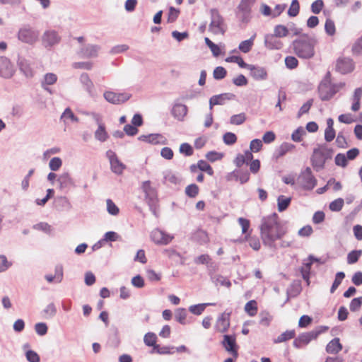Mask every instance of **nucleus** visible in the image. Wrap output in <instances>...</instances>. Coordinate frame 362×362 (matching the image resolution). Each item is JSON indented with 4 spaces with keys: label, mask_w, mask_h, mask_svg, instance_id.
Returning <instances> with one entry per match:
<instances>
[{
    "label": "nucleus",
    "mask_w": 362,
    "mask_h": 362,
    "mask_svg": "<svg viewBox=\"0 0 362 362\" xmlns=\"http://www.w3.org/2000/svg\"><path fill=\"white\" fill-rule=\"evenodd\" d=\"M296 332L294 330H286L281 334L277 338L274 339V343L279 344L286 341L295 337Z\"/></svg>",
    "instance_id": "c9c22d12"
},
{
    "label": "nucleus",
    "mask_w": 362,
    "mask_h": 362,
    "mask_svg": "<svg viewBox=\"0 0 362 362\" xmlns=\"http://www.w3.org/2000/svg\"><path fill=\"white\" fill-rule=\"evenodd\" d=\"M310 161L314 169L318 172L325 168V160L321 150L319 148H315L310 158Z\"/></svg>",
    "instance_id": "aec40b11"
},
{
    "label": "nucleus",
    "mask_w": 362,
    "mask_h": 362,
    "mask_svg": "<svg viewBox=\"0 0 362 362\" xmlns=\"http://www.w3.org/2000/svg\"><path fill=\"white\" fill-rule=\"evenodd\" d=\"M337 70L342 74L351 72L354 69V63L350 58H339L337 62Z\"/></svg>",
    "instance_id": "a211bd4d"
},
{
    "label": "nucleus",
    "mask_w": 362,
    "mask_h": 362,
    "mask_svg": "<svg viewBox=\"0 0 362 362\" xmlns=\"http://www.w3.org/2000/svg\"><path fill=\"white\" fill-rule=\"evenodd\" d=\"M259 229L264 245L272 248L275 247V242L281 239L287 231L276 213L263 217Z\"/></svg>",
    "instance_id": "f257e3e1"
},
{
    "label": "nucleus",
    "mask_w": 362,
    "mask_h": 362,
    "mask_svg": "<svg viewBox=\"0 0 362 362\" xmlns=\"http://www.w3.org/2000/svg\"><path fill=\"white\" fill-rule=\"evenodd\" d=\"M222 344L226 350L233 356H238L235 338L232 335H224Z\"/></svg>",
    "instance_id": "393cba45"
},
{
    "label": "nucleus",
    "mask_w": 362,
    "mask_h": 362,
    "mask_svg": "<svg viewBox=\"0 0 362 362\" xmlns=\"http://www.w3.org/2000/svg\"><path fill=\"white\" fill-rule=\"evenodd\" d=\"M192 240L200 245L206 244L209 241L207 233L202 229H198L193 233L192 235Z\"/></svg>",
    "instance_id": "c85d7f7f"
},
{
    "label": "nucleus",
    "mask_w": 362,
    "mask_h": 362,
    "mask_svg": "<svg viewBox=\"0 0 362 362\" xmlns=\"http://www.w3.org/2000/svg\"><path fill=\"white\" fill-rule=\"evenodd\" d=\"M320 332L312 330L310 332L300 334L293 342L294 347L297 349L301 348L303 345L308 344L312 340L315 339Z\"/></svg>",
    "instance_id": "9b49d317"
},
{
    "label": "nucleus",
    "mask_w": 362,
    "mask_h": 362,
    "mask_svg": "<svg viewBox=\"0 0 362 362\" xmlns=\"http://www.w3.org/2000/svg\"><path fill=\"white\" fill-rule=\"evenodd\" d=\"M311 262L307 259L304 260L303 263V266L300 269V272L302 274L303 279L307 282L308 285L309 284V279H310V273L311 269Z\"/></svg>",
    "instance_id": "e433bc0d"
},
{
    "label": "nucleus",
    "mask_w": 362,
    "mask_h": 362,
    "mask_svg": "<svg viewBox=\"0 0 362 362\" xmlns=\"http://www.w3.org/2000/svg\"><path fill=\"white\" fill-rule=\"evenodd\" d=\"M231 311L225 310L217 319L216 329L219 332H226L230 326Z\"/></svg>",
    "instance_id": "f3484780"
},
{
    "label": "nucleus",
    "mask_w": 362,
    "mask_h": 362,
    "mask_svg": "<svg viewBox=\"0 0 362 362\" xmlns=\"http://www.w3.org/2000/svg\"><path fill=\"white\" fill-rule=\"evenodd\" d=\"M210 23L208 30L214 35H223L227 30V24L225 18L217 8H211L209 11Z\"/></svg>",
    "instance_id": "20e7f679"
},
{
    "label": "nucleus",
    "mask_w": 362,
    "mask_h": 362,
    "mask_svg": "<svg viewBox=\"0 0 362 362\" xmlns=\"http://www.w3.org/2000/svg\"><path fill=\"white\" fill-rule=\"evenodd\" d=\"M246 69L250 70V75L255 80L264 81L267 79L268 75L265 68L257 65L248 64Z\"/></svg>",
    "instance_id": "412c9836"
},
{
    "label": "nucleus",
    "mask_w": 362,
    "mask_h": 362,
    "mask_svg": "<svg viewBox=\"0 0 362 362\" xmlns=\"http://www.w3.org/2000/svg\"><path fill=\"white\" fill-rule=\"evenodd\" d=\"M150 238L156 245H167L174 239V235L159 228H156L151 231Z\"/></svg>",
    "instance_id": "9d476101"
},
{
    "label": "nucleus",
    "mask_w": 362,
    "mask_h": 362,
    "mask_svg": "<svg viewBox=\"0 0 362 362\" xmlns=\"http://www.w3.org/2000/svg\"><path fill=\"white\" fill-rule=\"evenodd\" d=\"M223 140L226 145H233L236 142L237 136L234 133L226 132L223 134Z\"/></svg>",
    "instance_id": "e2e57ef3"
},
{
    "label": "nucleus",
    "mask_w": 362,
    "mask_h": 362,
    "mask_svg": "<svg viewBox=\"0 0 362 362\" xmlns=\"http://www.w3.org/2000/svg\"><path fill=\"white\" fill-rule=\"evenodd\" d=\"M344 83H339V85L330 84L327 82H322L318 88L320 98L322 100L326 101L331 99L339 90L342 88Z\"/></svg>",
    "instance_id": "6e6552de"
},
{
    "label": "nucleus",
    "mask_w": 362,
    "mask_h": 362,
    "mask_svg": "<svg viewBox=\"0 0 362 362\" xmlns=\"http://www.w3.org/2000/svg\"><path fill=\"white\" fill-rule=\"evenodd\" d=\"M163 182L164 183L170 182V183L176 185L180 182L179 177L175 173H173L171 170H165V171H163Z\"/></svg>",
    "instance_id": "4c0bfd02"
},
{
    "label": "nucleus",
    "mask_w": 362,
    "mask_h": 362,
    "mask_svg": "<svg viewBox=\"0 0 362 362\" xmlns=\"http://www.w3.org/2000/svg\"><path fill=\"white\" fill-rule=\"evenodd\" d=\"M344 204V201L342 198H338L332 201L329 206V209L332 211L338 212L341 210Z\"/></svg>",
    "instance_id": "864d4df0"
},
{
    "label": "nucleus",
    "mask_w": 362,
    "mask_h": 362,
    "mask_svg": "<svg viewBox=\"0 0 362 362\" xmlns=\"http://www.w3.org/2000/svg\"><path fill=\"white\" fill-rule=\"evenodd\" d=\"M362 97V88H357L355 89L352 98L353 104L351 105V110L356 112L360 108V100Z\"/></svg>",
    "instance_id": "473e14b6"
},
{
    "label": "nucleus",
    "mask_w": 362,
    "mask_h": 362,
    "mask_svg": "<svg viewBox=\"0 0 362 362\" xmlns=\"http://www.w3.org/2000/svg\"><path fill=\"white\" fill-rule=\"evenodd\" d=\"M60 189H64L72 186L74 187V181L68 172L62 173L57 179Z\"/></svg>",
    "instance_id": "a878e982"
},
{
    "label": "nucleus",
    "mask_w": 362,
    "mask_h": 362,
    "mask_svg": "<svg viewBox=\"0 0 362 362\" xmlns=\"http://www.w3.org/2000/svg\"><path fill=\"white\" fill-rule=\"evenodd\" d=\"M33 228L37 230L44 231L46 233H50L52 232V227L47 223L40 222L33 226Z\"/></svg>",
    "instance_id": "338daca9"
},
{
    "label": "nucleus",
    "mask_w": 362,
    "mask_h": 362,
    "mask_svg": "<svg viewBox=\"0 0 362 362\" xmlns=\"http://www.w3.org/2000/svg\"><path fill=\"white\" fill-rule=\"evenodd\" d=\"M18 65L20 70L26 77H32L33 76V70L28 60L23 57H19L18 59Z\"/></svg>",
    "instance_id": "cd10ccee"
},
{
    "label": "nucleus",
    "mask_w": 362,
    "mask_h": 362,
    "mask_svg": "<svg viewBox=\"0 0 362 362\" xmlns=\"http://www.w3.org/2000/svg\"><path fill=\"white\" fill-rule=\"evenodd\" d=\"M57 81V76L55 74L53 73H47L44 76L43 81L41 83H44L46 85H53Z\"/></svg>",
    "instance_id": "0e129e2a"
},
{
    "label": "nucleus",
    "mask_w": 362,
    "mask_h": 362,
    "mask_svg": "<svg viewBox=\"0 0 362 362\" xmlns=\"http://www.w3.org/2000/svg\"><path fill=\"white\" fill-rule=\"evenodd\" d=\"M347 158L344 153H338L335 156L334 162L335 164L338 166L345 168L348 165Z\"/></svg>",
    "instance_id": "13d9d810"
},
{
    "label": "nucleus",
    "mask_w": 362,
    "mask_h": 362,
    "mask_svg": "<svg viewBox=\"0 0 362 362\" xmlns=\"http://www.w3.org/2000/svg\"><path fill=\"white\" fill-rule=\"evenodd\" d=\"M62 41V36L53 29H47L44 31L41 36L42 45L47 49L58 45Z\"/></svg>",
    "instance_id": "0eeeda50"
},
{
    "label": "nucleus",
    "mask_w": 362,
    "mask_h": 362,
    "mask_svg": "<svg viewBox=\"0 0 362 362\" xmlns=\"http://www.w3.org/2000/svg\"><path fill=\"white\" fill-rule=\"evenodd\" d=\"M325 30L329 36H333L336 33L334 22L330 18H327L325 21Z\"/></svg>",
    "instance_id": "09e8293b"
},
{
    "label": "nucleus",
    "mask_w": 362,
    "mask_h": 362,
    "mask_svg": "<svg viewBox=\"0 0 362 362\" xmlns=\"http://www.w3.org/2000/svg\"><path fill=\"white\" fill-rule=\"evenodd\" d=\"M199 187L196 184L187 185L185 190L186 195L191 198L196 197L199 194Z\"/></svg>",
    "instance_id": "de8ad7c7"
},
{
    "label": "nucleus",
    "mask_w": 362,
    "mask_h": 362,
    "mask_svg": "<svg viewBox=\"0 0 362 362\" xmlns=\"http://www.w3.org/2000/svg\"><path fill=\"white\" fill-rule=\"evenodd\" d=\"M317 40L315 36L304 33L294 40L291 48L293 52L303 59H310L315 55V47Z\"/></svg>",
    "instance_id": "f03ea898"
},
{
    "label": "nucleus",
    "mask_w": 362,
    "mask_h": 362,
    "mask_svg": "<svg viewBox=\"0 0 362 362\" xmlns=\"http://www.w3.org/2000/svg\"><path fill=\"white\" fill-rule=\"evenodd\" d=\"M43 313L45 315L46 318H52L57 313V309L53 303L48 304L44 309Z\"/></svg>",
    "instance_id": "bf43d9fd"
},
{
    "label": "nucleus",
    "mask_w": 362,
    "mask_h": 362,
    "mask_svg": "<svg viewBox=\"0 0 362 362\" xmlns=\"http://www.w3.org/2000/svg\"><path fill=\"white\" fill-rule=\"evenodd\" d=\"M246 120V115L242 112L238 115H232L230 118V123L233 125H240Z\"/></svg>",
    "instance_id": "49530a36"
},
{
    "label": "nucleus",
    "mask_w": 362,
    "mask_h": 362,
    "mask_svg": "<svg viewBox=\"0 0 362 362\" xmlns=\"http://www.w3.org/2000/svg\"><path fill=\"white\" fill-rule=\"evenodd\" d=\"M256 34H254L250 39L241 42L239 45V49L243 53L249 52L254 44Z\"/></svg>",
    "instance_id": "f704fd0d"
},
{
    "label": "nucleus",
    "mask_w": 362,
    "mask_h": 362,
    "mask_svg": "<svg viewBox=\"0 0 362 362\" xmlns=\"http://www.w3.org/2000/svg\"><path fill=\"white\" fill-rule=\"evenodd\" d=\"M288 29L283 25H277L274 28V35L277 37H284L288 34Z\"/></svg>",
    "instance_id": "c03bdc74"
},
{
    "label": "nucleus",
    "mask_w": 362,
    "mask_h": 362,
    "mask_svg": "<svg viewBox=\"0 0 362 362\" xmlns=\"http://www.w3.org/2000/svg\"><path fill=\"white\" fill-rule=\"evenodd\" d=\"M62 165V160L59 157L52 158L49 163V168L52 171H57Z\"/></svg>",
    "instance_id": "4d7b16f0"
},
{
    "label": "nucleus",
    "mask_w": 362,
    "mask_h": 362,
    "mask_svg": "<svg viewBox=\"0 0 362 362\" xmlns=\"http://www.w3.org/2000/svg\"><path fill=\"white\" fill-rule=\"evenodd\" d=\"M341 349L342 345L341 344L339 338H334L326 346V351L332 354H337Z\"/></svg>",
    "instance_id": "c756f323"
},
{
    "label": "nucleus",
    "mask_w": 362,
    "mask_h": 362,
    "mask_svg": "<svg viewBox=\"0 0 362 362\" xmlns=\"http://www.w3.org/2000/svg\"><path fill=\"white\" fill-rule=\"evenodd\" d=\"M291 199L284 195H280L277 199L278 210L280 212L285 211L291 203Z\"/></svg>",
    "instance_id": "ea45409f"
},
{
    "label": "nucleus",
    "mask_w": 362,
    "mask_h": 362,
    "mask_svg": "<svg viewBox=\"0 0 362 362\" xmlns=\"http://www.w3.org/2000/svg\"><path fill=\"white\" fill-rule=\"evenodd\" d=\"M187 112L188 109L185 105L175 102L173 106L171 114L178 121H183Z\"/></svg>",
    "instance_id": "4be33fe9"
},
{
    "label": "nucleus",
    "mask_w": 362,
    "mask_h": 362,
    "mask_svg": "<svg viewBox=\"0 0 362 362\" xmlns=\"http://www.w3.org/2000/svg\"><path fill=\"white\" fill-rule=\"evenodd\" d=\"M295 146L291 143L284 142L276 149L274 156L276 158L284 156L286 153L292 151Z\"/></svg>",
    "instance_id": "2f4dec72"
},
{
    "label": "nucleus",
    "mask_w": 362,
    "mask_h": 362,
    "mask_svg": "<svg viewBox=\"0 0 362 362\" xmlns=\"http://www.w3.org/2000/svg\"><path fill=\"white\" fill-rule=\"evenodd\" d=\"M273 34H267L264 36V46L269 49H281L284 44Z\"/></svg>",
    "instance_id": "5701e85b"
},
{
    "label": "nucleus",
    "mask_w": 362,
    "mask_h": 362,
    "mask_svg": "<svg viewBox=\"0 0 362 362\" xmlns=\"http://www.w3.org/2000/svg\"><path fill=\"white\" fill-rule=\"evenodd\" d=\"M197 167L199 170L203 172H206L209 175H214V170L211 167V165L205 160H200L197 163Z\"/></svg>",
    "instance_id": "3c124183"
},
{
    "label": "nucleus",
    "mask_w": 362,
    "mask_h": 362,
    "mask_svg": "<svg viewBox=\"0 0 362 362\" xmlns=\"http://www.w3.org/2000/svg\"><path fill=\"white\" fill-rule=\"evenodd\" d=\"M345 277V274L343 272H339L336 274L334 281L331 286L330 292L333 293L339 286L341 284L342 280Z\"/></svg>",
    "instance_id": "a18cd8bd"
},
{
    "label": "nucleus",
    "mask_w": 362,
    "mask_h": 362,
    "mask_svg": "<svg viewBox=\"0 0 362 362\" xmlns=\"http://www.w3.org/2000/svg\"><path fill=\"white\" fill-rule=\"evenodd\" d=\"M226 179L228 181L235 179V180H239L241 184H244L249 180L250 173L247 170H235L229 173Z\"/></svg>",
    "instance_id": "b1692460"
},
{
    "label": "nucleus",
    "mask_w": 362,
    "mask_h": 362,
    "mask_svg": "<svg viewBox=\"0 0 362 362\" xmlns=\"http://www.w3.org/2000/svg\"><path fill=\"white\" fill-rule=\"evenodd\" d=\"M163 253L165 256L168 257L169 258L173 259L175 257H178L181 260V264H184V262H185L184 257L179 252H177L175 250L172 249V248L165 249L163 251Z\"/></svg>",
    "instance_id": "5fc2aeb1"
},
{
    "label": "nucleus",
    "mask_w": 362,
    "mask_h": 362,
    "mask_svg": "<svg viewBox=\"0 0 362 362\" xmlns=\"http://www.w3.org/2000/svg\"><path fill=\"white\" fill-rule=\"evenodd\" d=\"M211 279L216 285L220 284L221 286H226L227 288H229L231 286L230 281L221 275L211 276Z\"/></svg>",
    "instance_id": "603ef678"
},
{
    "label": "nucleus",
    "mask_w": 362,
    "mask_h": 362,
    "mask_svg": "<svg viewBox=\"0 0 362 362\" xmlns=\"http://www.w3.org/2000/svg\"><path fill=\"white\" fill-rule=\"evenodd\" d=\"M151 354H158L160 355L173 354L175 353V347L169 346H160L157 344L150 351Z\"/></svg>",
    "instance_id": "7c9ffc66"
},
{
    "label": "nucleus",
    "mask_w": 362,
    "mask_h": 362,
    "mask_svg": "<svg viewBox=\"0 0 362 362\" xmlns=\"http://www.w3.org/2000/svg\"><path fill=\"white\" fill-rule=\"evenodd\" d=\"M95 138L100 142L105 141L108 138V134L105 130V126L104 124L98 125V129L95 132Z\"/></svg>",
    "instance_id": "72a5a7b5"
},
{
    "label": "nucleus",
    "mask_w": 362,
    "mask_h": 362,
    "mask_svg": "<svg viewBox=\"0 0 362 362\" xmlns=\"http://www.w3.org/2000/svg\"><path fill=\"white\" fill-rule=\"evenodd\" d=\"M209 305H215V303H200L197 305H193L189 306V310L194 315H201L205 308Z\"/></svg>",
    "instance_id": "58836bf2"
},
{
    "label": "nucleus",
    "mask_w": 362,
    "mask_h": 362,
    "mask_svg": "<svg viewBox=\"0 0 362 362\" xmlns=\"http://www.w3.org/2000/svg\"><path fill=\"white\" fill-rule=\"evenodd\" d=\"M130 96L128 93H117L110 90L105 91L103 93L105 100L114 105L121 104L127 101Z\"/></svg>",
    "instance_id": "ddd939ff"
},
{
    "label": "nucleus",
    "mask_w": 362,
    "mask_h": 362,
    "mask_svg": "<svg viewBox=\"0 0 362 362\" xmlns=\"http://www.w3.org/2000/svg\"><path fill=\"white\" fill-rule=\"evenodd\" d=\"M226 62L237 63L241 68H247L248 64L245 63L243 58L239 56H232L226 59Z\"/></svg>",
    "instance_id": "69168bd1"
},
{
    "label": "nucleus",
    "mask_w": 362,
    "mask_h": 362,
    "mask_svg": "<svg viewBox=\"0 0 362 362\" xmlns=\"http://www.w3.org/2000/svg\"><path fill=\"white\" fill-rule=\"evenodd\" d=\"M298 182L301 187L306 190H311L317 185V179L312 173L310 168L307 167L305 170L300 174Z\"/></svg>",
    "instance_id": "1a4fd4ad"
},
{
    "label": "nucleus",
    "mask_w": 362,
    "mask_h": 362,
    "mask_svg": "<svg viewBox=\"0 0 362 362\" xmlns=\"http://www.w3.org/2000/svg\"><path fill=\"white\" fill-rule=\"evenodd\" d=\"M286 66L289 69H293L298 65V59L293 56H288L285 58Z\"/></svg>",
    "instance_id": "680f3d73"
},
{
    "label": "nucleus",
    "mask_w": 362,
    "mask_h": 362,
    "mask_svg": "<svg viewBox=\"0 0 362 362\" xmlns=\"http://www.w3.org/2000/svg\"><path fill=\"white\" fill-rule=\"evenodd\" d=\"M187 311L185 308H177L175 310V320L182 325L186 324Z\"/></svg>",
    "instance_id": "8fccbe9b"
},
{
    "label": "nucleus",
    "mask_w": 362,
    "mask_h": 362,
    "mask_svg": "<svg viewBox=\"0 0 362 362\" xmlns=\"http://www.w3.org/2000/svg\"><path fill=\"white\" fill-rule=\"evenodd\" d=\"M300 10V6L298 0H292L290 8L288 11V15L291 17L296 16Z\"/></svg>",
    "instance_id": "6e6d98bb"
},
{
    "label": "nucleus",
    "mask_w": 362,
    "mask_h": 362,
    "mask_svg": "<svg viewBox=\"0 0 362 362\" xmlns=\"http://www.w3.org/2000/svg\"><path fill=\"white\" fill-rule=\"evenodd\" d=\"M140 188L144 194L145 202L148 205L151 211L155 216H158V197L156 188L152 185L150 180L142 182Z\"/></svg>",
    "instance_id": "7ed1b4c3"
},
{
    "label": "nucleus",
    "mask_w": 362,
    "mask_h": 362,
    "mask_svg": "<svg viewBox=\"0 0 362 362\" xmlns=\"http://www.w3.org/2000/svg\"><path fill=\"white\" fill-rule=\"evenodd\" d=\"M235 98V95L231 93H225L219 95H213L209 99V109L211 111L214 105H225L226 101L232 100Z\"/></svg>",
    "instance_id": "dca6fc26"
},
{
    "label": "nucleus",
    "mask_w": 362,
    "mask_h": 362,
    "mask_svg": "<svg viewBox=\"0 0 362 362\" xmlns=\"http://www.w3.org/2000/svg\"><path fill=\"white\" fill-rule=\"evenodd\" d=\"M14 74V69L9 59L5 57H0V77L8 78Z\"/></svg>",
    "instance_id": "6ab92c4d"
},
{
    "label": "nucleus",
    "mask_w": 362,
    "mask_h": 362,
    "mask_svg": "<svg viewBox=\"0 0 362 362\" xmlns=\"http://www.w3.org/2000/svg\"><path fill=\"white\" fill-rule=\"evenodd\" d=\"M107 204V212L112 215L116 216L119 214V208L115 205V204L110 199L106 201Z\"/></svg>",
    "instance_id": "052dcab7"
},
{
    "label": "nucleus",
    "mask_w": 362,
    "mask_h": 362,
    "mask_svg": "<svg viewBox=\"0 0 362 362\" xmlns=\"http://www.w3.org/2000/svg\"><path fill=\"white\" fill-rule=\"evenodd\" d=\"M100 49V45L87 44L81 47L78 54L82 58H95L98 56Z\"/></svg>",
    "instance_id": "2eb2a0df"
},
{
    "label": "nucleus",
    "mask_w": 362,
    "mask_h": 362,
    "mask_svg": "<svg viewBox=\"0 0 362 362\" xmlns=\"http://www.w3.org/2000/svg\"><path fill=\"white\" fill-rule=\"evenodd\" d=\"M17 37L21 42L32 45L38 40L39 31L28 24L24 25L19 28Z\"/></svg>",
    "instance_id": "39448f33"
},
{
    "label": "nucleus",
    "mask_w": 362,
    "mask_h": 362,
    "mask_svg": "<svg viewBox=\"0 0 362 362\" xmlns=\"http://www.w3.org/2000/svg\"><path fill=\"white\" fill-rule=\"evenodd\" d=\"M255 0H241L237 7L236 16L243 23H248L252 18V7Z\"/></svg>",
    "instance_id": "423d86ee"
},
{
    "label": "nucleus",
    "mask_w": 362,
    "mask_h": 362,
    "mask_svg": "<svg viewBox=\"0 0 362 362\" xmlns=\"http://www.w3.org/2000/svg\"><path fill=\"white\" fill-rule=\"evenodd\" d=\"M106 156L109 159L112 171L115 174L121 175L125 169V165L118 159L116 153L112 150L106 152Z\"/></svg>",
    "instance_id": "f8f14e48"
},
{
    "label": "nucleus",
    "mask_w": 362,
    "mask_h": 362,
    "mask_svg": "<svg viewBox=\"0 0 362 362\" xmlns=\"http://www.w3.org/2000/svg\"><path fill=\"white\" fill-rule=\"evenodd\" d=\"M156 340L157 336L156 334L153 332H148L144 335V342L147 346H152L154 348V346H156Z\"/></svg>",
    "instance_id": "79ce46f5"
},
{
    "label": "nucleus",
    "mask_w": 362,
    "mask_h": 362,
    "mask_svg": "<svg viewBox=\"0 0 362 362\" xmlns=\"http://www.w3.org/2000/svg\"><path fill=\"white\" fill-rule=\"evenodd\" d=\"M79 81L89 97L92 98L97 97V93L93 82L87 73L84 72L80 75Z\"/></svg>",
    "instance_id": "4468645a"
},
{
    "label": "nucleus",
    "mask_w": 362,
    "mask_h": 362,
    "mask_svg": "<svg viewBox=\"0 0 362 362\" xmlns=\"http://www.w3.org/2000/svg\"><path fill=\"white\" fill-rule=\"evenodd\" d=\"M138 139L141 141L147 142L151 144H164L165 139L160 134H150L148 135H141Z\"/></svg>",
    "instance_id": "bb28decb"
},
{
    "label": "nucleus",
    "mask_w": 362,
    "mask_h": 362,
    "mask_svg": "<svg viewBox=\"0 0 362 362\" xmlns=\"http://www.w3.org/2000/svg\"><path fill=\"white\" fill-rule=\"evenodd\" d=\"M245 311L250 316H255L257 312V302L254 300L248 301L245 305Z\"/></svg>",
    "instance_id": "37998d69"
},
{
    "label": "nucleus",
    "mask_w": 362,
    "mask_h": 362,
    "mask_svg": "<svg viewBox=\"0 0 362 362\" xmlns=\"http://www.w3.org/2000/svg\"><path fill=\"white\" fill-rule=\"evenodd\" d=\"M362 255V250H356L351 251L347 255V263L349 264H355L358 262V259Z\"/></svg>",
    "instance_id": "a19ab883"
},
{
    "label": "nucleus",
    "mask_w": 362,
    "mask_h": 362,
    "mask_svg": "<svg viewBox=\"0 0 362 362\" xmlns=\"http://www.w3.org/2000/svg\"><path fill=\"white\" fill-rule=\"evenodd\" d=\"M25 357L29 362H40V361L39 355L33 350L26 351Z\"/></svg>",
    "instance_id": "774afa93"
}]
</instances>
